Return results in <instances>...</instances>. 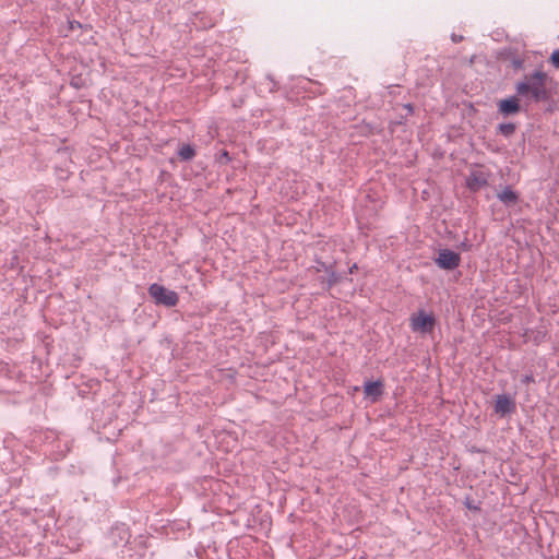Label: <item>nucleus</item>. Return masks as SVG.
Here are the masks:
<instances>
[{
    "instance_id": "f257e3e1",
    "label": "nucleus",
    "mask_w": 559,
    "mask_h": 559,
    "mask_svg": "<svg viewBox=\"0 0 559 559\" xmlns=\"http://www.w3.org/2000/svg\"><path fill=\"white\" fill-rule=\"evenodd\" d=\"M551 79L543 70H535L525 74L523 80L515 84V93L526 103H544L551 98L548 83Z\"/></svg>"
},
{
    "instance_id": "f03ea898",
    "label": "nucleus",
    "mask_w": 559,
    "mask_h": 559,
    "mask_svg": "<svg viewBox=\"0 0 559 559\" xmlns=\"http://www.w3.org/2000/svg\"><path fill=\"white\" fill-rule=\"evenodd\" d=\"M147 292L156 305L170 308L177 306L179 302L178 294L175 290H170L160 284H151Z\"/></svg>"
},
{
    "instance_id": "7ed1b4c3",
    "label": "nucleus",
    "mask_w": 559,
    "mask_h": 559,
    "mask_svg": "<svg viewBox=\"0 0 559 559\" xmlns=\"http://www.w3.org/2000/svg\"><path fill=\"white\" fill-rule=\"evenodd\" d=\"M436 325V318L432 313H427L425 310H418L409 318V326L413 332L430 333Z\"/></svg>"
},
{
    "instance_id": "20e7f679",
    "label": "nucleus",
    "mask_w": 559,
    "mask_h": 559,
    "mask_svg": "<svg viewBox=\"0 0 559 559\" xmlns=\"http://www.w3.org/2000/svg\"><path fill=\"white\" fill-rule=\"evenodd\" d=\"M435 262L441 270L452 271L460 265L461 255L450 249H440Z\"/></svg>"
},
{
    "instance_id": "39448f33",
    "label": "nucleus",
    "mask_w": 559,
    "mask_h": 559,
    "mask_svg": "<svg viewBox=\"0 0 559 559\" xmlns=\"http://www.w3.org/2000/svg\"><path fill=\"white\" fill-rule=\"evenodd\" d=\"M520 98L521 97L518 96V94H516V95H512L507 98L500 99L497 103L498 114L504 118L519 114L522 110Z\"/></svg>"
},
{
    "instance_id": "423d86ee",
    "label": "nucleus",
    "mask_w": 559,
    "mask_h": 559,
    "mask_svg": "<svg viewBox=\"0 0 559 559\" xmlns=\"http://www.w3.org/2000/svg\"><path fill=\"white\" fill-rule=\"evenodd\" d=\"M515 402L506 394L497 395L495 403V412L500 416H506L515 411Z\"/></svg>"
},
{
    "instance_id": "0eeeda50",
    "label": "nucleus",
    "mask_w": 559,
    "mask_h": 559,
    "mask_svg": "<svg viewBox=\"0 0 559 559\" xmlns=\"http://www.w3.org/2000/svg\"><path fill=\"white\" fill-rule=\"evenodd\" d=\"M488 185V176L483 171H472L466 178V187L471 191H479Z\"/></svg>"
},
{
    "instance_id": "6e6552de",
    "label": "nucleus",
    "mask_w": 559,
    "mask_h": 559,
    "mask_svg": "<svg viewBox=\"0 0 559 559\" xmlns=\"http://www.w3.org/2000/svg\"><path fill=\"white\" fill-rule=\"evenodd\" d=\"M383 383L380 380L367 381L364 384V392L367 396L371 397L372 402H376L383 393Z\"/></svg>"
},
{
    "instance_id": "1a4fd4ad",
    "label": "nucleus",
    "mask_w": 559,
    "mask_h": 559,
    "mask_svg": "<svg viewBox=\"0 0 559 559\" xmlns=\"http://www.w3.org/2000/svg\"><path fill=\"white\" fill-rule=\"evenodd\" d=\"M497 198L507 206L514 205L519 200L518 193L511 187H506L497 194Z\"/></svg>"
},
{
    "instance_id": "9d476101",
    "label": "nucleus",
    "mask_w": 559,
    "mask_h": 559,
    "mask_svg": "<svg viewBox=\"0 0 559 559\" xmlns=\"http://www.w3.org/2000/svg\"><path fill=\"white\" fill-rule=\"evenodd\" d=\"M178 157L182 162H189L194 158L197 151L191 144H183L178 150Z\"/></svg>"
},
{
    "instance_id": "9b49d317",
    "label": "nucleus",
    "mask_w": 559,
    "mask_h": 559,
    "mask_svg": "<svg viewBox=\"0 0 559 559\" xmlns=\"http://www.w3.org/2000/svg\"><path fill=\"white\" fill-rule=\"evenodd\" d=\"M516 124L513 122H503L497 127V132L504 138H510L514 134Z\"/></svg>"
},
{
    "instance_id": "f8f14e48",
    "label": "nucleus",
    "mask_w": 559,
    "mask_h": 559,
    "mask_svg": "<svg viewBox=\"0 0 559 559\" xmlns=\"http://www.w3.org/2000/svg\"><path fill=\"white\" fill-rule=\"evenodd\" d=\"M326 289H331L334 285L342 281V274L334 271V267L328 273Z\"/></svg>"
},
{
    "instance_id": "ddd939ff",
    "label": "nucleus",
    "mask_w": 559,
    "mask_h": 559,
    "mask_svg": "<svg viewBox=\"0 0 559 559\" xmlns=\"http://www.w3.org/2000/svg\"><path fill=\"white\" fill-rule=\"evenodd\" d=\"M314 262L316 265L313 267L316 269L317 272L324 271L325 273H329L334 267V263H326L321 261L320 259H316Z\"/></svg>"
},
{
    "instance_id": "4468645a",
    "label": "nucleus",
    "mask_w": 559,
    "mask_h": 559,
    "mask_svg": "<svg viewBox=\"0 0 559 559\" xmlns=\"http://www.w3.org/2000/svg\"><path fill=\"white\" fill-rule=\"evenodd\" d=\"M524 66V59L519 57V56H513L512 59H511V67L514 69V70H520L522 69Z\"/></svg>"
},
{
    "instance_id": "2eb2a0df",
    "label": "nucleus",
    "mask_w": 559,
    "mask_h": 559,
    "mask_svg": "<svg viewBox=\"0 0 559 559\" xmlns=\"http://www.w3.org/2000/svg\"><path fill=\"white\" fill-rule=\"evenodd\" d=\"M231 160L227 151H222L217 157V162L221 164H228Z\"/></svg>"
},
{
    "instance_id": "dca6fc26",
    "label": "nucleus",
    "mask_w": 559,
    "mask_h": 559,
    "mask_svg": "<svg viewBox=\"0 0 559 559\" xmlns=\"http://www.w3.org/2000/svg\"><path fill=\"white\" fill-rule=\"evenodd\" d=\"M550 62L555 68L559 69V49L555 50L550 56Z\"/></svg>"
},
{
    "instance_id": "f3484780",
    "label": "nucleus",
    "mask_w": 559,
    "mask_h": 559,
    "mask_svg": "<svg viewBox=\"0 0 559 559\" xmlns=\"http://www.w3.org/2000/svg\"><path fill=\"white\" fill-rule=\"evenodd\" d=\"M116 530L119 531L121 542L127 543L129 539L128 530L124 526H122L121 528L117 527Z\"/></svg>"
},
{
    "instance_id": "a211bd4d",
    "label": "nucleus",
    "mask_w": 559,
    "mask_h": 559,
    "mask_svg": "<svg viewBox=\"0 0 559 559\" xmlns=\"http://www.w3.org/2000/svg\"><path fill=\"white\" fill-rule=\"evenodd\" d=\"M459 248L462 251H469L472 249V243L468 241V239H464L460 245Z\"/></svg>"
},
{
    "instance_id": "6ab92c4d",
    "label": "nucleus",
    "mask_w": 559,
    "mask_h": 559,
    "mask_svg": "<svg viewBox=\"0 0 559 559\" xmlns=\"http://www.w3.org/2000/svg\"><path fill=\"white\" fill-rule=\"evenodd\" d=\"M535 379H534V376L533 373H528V374H524L522 378H521V382L523 384H530L532 382H534Z\"/></svg>"
},
{
    "instance_id": "aec40b11",
    "label": "nucleus",
    "mask_w": 559,
    "mask_h": 559,
    "mask_svg": "<svg viewBox=\"0 0 559 559\" xmlns=\"http://www.w3.org/2000/svg\"><path fill=\"white\" fill-rule=\"evenodd\" d=\"M57 175L60 179H67L70 175L68 170H64L62 168H56Z\"/></svg>"
},
{
    "instance_id": "412c9836",
    "label": "nucleus",
    "mask_w": 559,
    "mask_h": 559,
    "mask_svg": "<svg viewBox=\"0 0 559 559\" xmlns=\"http://www.w3.org/2000/svg\"><path fill=\"white\" fill-rule=\"evenodd\" d=\"M403 108L406 110V117L414 114V106L411 103L404 104Z\"/></svg>"
},
{
    "instance_id": "4be33fe9",
    "label": "nucleus",
    "mask_w": 559,
    "mask_h": 559,
    "mask_svg": "<svg viewBox=\"0 0 559 559\" xmlns=\"http://www.w3.org/2000/svg\"><path fill=\"white\" fill-rule=\"evenodd\" d=\"M463 38L464 37L462 35H456L454 33L451 35V39H452L453 43H460V41L463 40Z\"/></svg>"
},
{
    "instance_id": "5701e85b",
    "label": "nucleus",
    "mask_w": 559,
    "mask_h": 559,
    "mask_svg": "<svg viewBox=\"0 0 559 559\" xmlns=\"http://www.w3.org/2000/svg\"><path fill=\"white\" fill-rule=\"evenodd\" d=\"M465 506L469 509V510H479L478 507L472 504L469 501H466L465 502Z\"/></svg>"
},
{
    "instance_id": "b1692460",
    "label": "nucleus",
    "mask_w": 559,
    "mask_h": 559,
    "mask_svg": "<svg viewBox=\"0 0 559 559\" xmlns=\"http://www.w3.org/2000/svg\"><path fill=\"white\" fill-rule=\"evenodd\" d=\"M357 269H358L357 264H356V263H354V264L349 267L348 273H349V274H353Z\"/></svg>"
},
{
    "instance_id": "393cba45",
    "label": "nucleus",
    "mask_w": 559,
    "mask_h": 559,
    "mask_svg": "<svg viewBox=\"0 0 559 559\" xmlns=\"http://www.w3.org/2000/svg\"><path fill=\"white\" fill-rule=\"evenodd\" d=\"M76 26H78V27H81L80 22H76V21H74V22H70V27H71L72 29H73L74 27H76Z\"/></svg>"
}]
</instances>
